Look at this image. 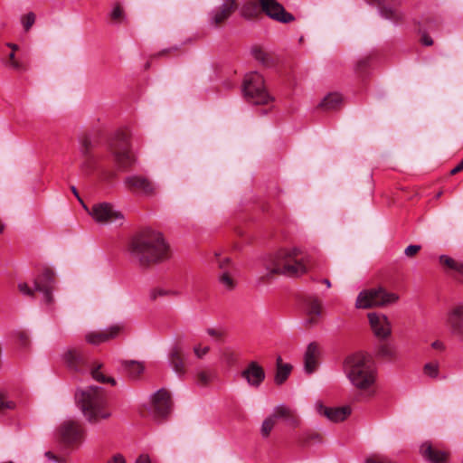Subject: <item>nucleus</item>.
<instances>
[{"label": "nucleus", "instance_id": "obj_1", "mask_svg": "<svg viewBox=\"0 0 463 463\" xmlns=\"http://www.w3.org/2000/svg\"><path fill=\"white\" fill-rule=\"evenodd\" d=\"M128 250L131 258L140 266L146 267L166 260L168 245L160 232L145 230L132 237Z\"/></svg>", "mask_w": 463, "mask_h": 463}, {"label": "nucleus", "instance_id": "obj_2", "mask_svg": "<svg viewBox=\"0 0 463 463\" xmlns=\"http://www.w3.org/2000/svg\"><path fill=\"white\" fill-rule=\"evenodd\" d=\"M344 370L352 385L372 397L376 392L377 370L373 362L365 354L358 353L345 360Z\"/></svg>", "mask_w": 463, "mask_h": 463}, {"label": "nucleus", "instance_id": "obj_3", "mask_svg": "<svg viewBox=\"0 0 463 463\" xmlns=\"http://www.w3.org/2000/svg\"><path fill=\"white\" fill-rule=\"evenodd\" d=\"M269 274L288 277L299 276L307 272V260L298 248L281 249L270 255L265 262Z\"/></svg>", "mask_w": 463, "mask_h": 463}, {"label": "nucleus", "instance_id": "obj_4", "mask_svg": "<svg viewBox=\"0 0 463 463\" xmlns=\"http://www.w3.org/2000/svg\"><path fill=\"white\" fill-rule=\"evenodd\" d=\"M75 399L84 417L90 423L109 419L111 415L107 409L108 402L101 387L89 386L78 390Z\"/></svg>", "mask_w": 463, "mask_h": 463}, {"label": "nucleus", "instance_id": "obj_5", "mask_svg": "<svg viewBox=\"0 0 463 463\" xmlns=\"http://www.w3.org/2000/svg\"><path fill=\"white\" fill-rule=\"evenodd\" d=\"M260 5L254 2L246 3L241 8V15L247 19L256 17L261 11L269 18L280 23L288 24L295 20V17L288 13L277 0H259Z\"/></svg>", "mask_w": 463, "mask_h": 463}, {"label": "nucleus", "instance_id": "obj_6", "mask_svg": "<svg viewBox=\"0 0 463 463\" xmlns=\"http://www.w3.org/2000/svg\"><path fill=\"white\" fill-rule=\"evenodd\" d=\"M109 149L118 167L121 170H127L136 162V157L131 151L130 135L128 131L116 132L109 142Z\"/></svg>", "mask_w": 463, "mask_h": 463}, {"label": "nucleus", "instance_id": "obj_7", "mask_svg": "<svg viewBox=\"0 0 463 463\" xmlns=\"http://www.w3.org/2000/svg\"><path fill=\"white\" fill-rule=\"evenodd\" d=\"M242 91L247 101L255 105H265L273 100L265 87L262 75L257 71L245 75Z\"/></svg>", "mask_w": 463, "mask_h": 463}, {"label": "nucleus", "instance_id": "obj_8", "mask_svg": "<svg viewBox=\"0 0 463 463\" xmlns=\"http://www.w3.org/2000/svg\"><path fill=\"white\" fill-rule=\"evenodd\" d=\"M399 298L398 294L389 292L383 287L364 289L358 294L355 307L359 309L383 307L396 303Z\"/></svg>", "mask_w": 463, "mask_h": 463}, {"label": "nucleus", "instance_id": "obj_9", "mask_svg": "<svg viewBox=\"0 0 463 463\" xmlns=\"http://www.w3.org/2000/svg\"><path fill=\"white\" fill-rule=\"evenodd\" d=\"M88 213L101 225H122L125 221L124 214L113 203L108 202L97 203L92 205Z\"/></svg>", "mask_w": 463, "mask_h": 463}, {"label": "nucleus", "instance_id": "obj_10", "mask_svg": "<svg viewBox=\"0 0 463 463\" xmlns=\"http://www.w3.org/2000/svg\"><path fill=\"white\" fill-rule=\"evenodd\" d=\"M53 285L54 273L51 269H46L34 279L33 288H31L25 282L19 283L18 288L23 294L30 297L33 295V291H39L43 293L44 302L46 304H51L52 302V292L53 289Z\"/></svg>", "mask_w": 463, "mask_h": 463}, {"label": "nucleus", "instance_id": "obj_11", "mask_svg": "<svg viewBox=\"0 0 463 463\" xmlns=\"http://www.w3.org/2000/svg\"><path fill=\"white\" fill-rule=\"evenodd\" d=\"M62 442L68 446L80 445L85 438V430L79 421L66 420L60 427Z\"/></svg>", "mask_w": 463, "mask_h": 463}, {"label": "nucleus", "instance_id": "obj_12", "mask_svg": "<svg viewBox=\"0 0 463 463\" xmlns=\"http://www.w3.org/2000/svg\"><path fill=\"white\" fill-rule=\"evenodd\" d=\"M125 186L131 192H138L150 196L155 194V184L146 176L139 175H128L124 180Z\"/></svg>", "mask_w": 463, "mask_h": 463}, {"label": "nucleus", "instance_id": "obj_13", "mask_svg": "<svg viewBox=\"0 0 463 463\" xmlns=\"http://www.w3.org/2000/svg\"><path fill=\"white\" fill-rule=\"evenodd\" d=\"M62 357L67 366L76 372H83L88 367L87 354L81 348L70 347Z\"/></svg>", "mask_w": 463, "mask_h": 463}, {"label": "nucleus", "instance_id": "obj_14", "mask_svg": "<svg viewBox=\"0 0 463 463\" xmlns=\"http://www.w3.org/2000/svg\"><path fill=\"white\" fill-rule=\"evenodd\" d=\"M171 397L167 391L161 389L157 391L152 397L151 411L155 418H165L171 411Z\"/></svg>", "mask_w": 463, "mask_h": 463}, {"label": "nucleus", "instance_id": "obj_15", "mask_svg": "<svg viewBox=\"0 0 463 463\" xmlns=\"http://www.w3.org/2000/svg\"><path fill=\"white\" fill-rule=\"evenodd\" d=\"M236 0H222L221 5L209 13V22L212 25L217 26L228 20L237 9Z\"/></svg>", "mask_w": 463, "mask_h": 463}, {"label": "nucleus", "instance_id": "obj_16", "mask_svg": "<svg viewBox=\"0 0 463 463\" xmlns=\"http://www.w3.org/2000/svg\"><path fill=\"white\" fill-rule=\"evenodd\" d=\"M241 375L250 386L254 388L260 387L266 377L263 367L256 361H250L241 371Z\"/></svg>", "mask_w": 463, "mask_h": 463}, {"label": "nucleus", "instance_id": "obj_17", "mask_svg": "<svg viewBox=\"0 0 463 463\" xmlns=\"http://www.w3.org/2000/svg\"><path fill=\"white\" fill-rule=\"evenodd\" d=\"M368 319L374 335L379 338H387L392 333L391 323L385 315L368 314Z\"/></svg>", "mask_w": 463, "mask_h": 463}, {"label": "nucleus", "instance_id": "obj_18", "mask_svg": "<svg viewBox=\"0 0 463 463\" xmlns=\"http://www.w3.org/2000/svg\"><path fill=\"white\" fill-rule=\"evenodd\" d=\"M168 364L179 377L186 373V357L181 345H174L168 354Z\"/></svg>", "mask_w": 463, "mask_h": 463}, {"label": "nucleus", "instance_id": "obj_19", "mask_svg": "<svg viewBox=\"0 0 463 463\" xmlns=\"http://www.w3.org/2000/svg\"><path fill=\"white\" fill-rule=\"evenodd\" d=\"M121 329L120 326L115 325L103 331L90 332L85 335V339L87 343L98 345L118 336Z\"/></svg>", "mask_w": 463, "mask_h": 463}, {"label": "nucleus", "instance_id": "obj_20", "mask_svg": "<svg viewBox=\"0 0 463 463\" xmlns=\"http://www.w3.org/2000/svg\"><path fill=\"white\" fill-rule=\"evenodd\" d=\"M319 355L318 345L315 342L310 343L304 354V370L307 374H311L317 370Z\"/></svg>", "mask_w": 463, "mask_h": 463}, {"label": "nucleus", "instance_id": "obj_21", "mask_svg": "<svg viewBox=\"0 0 463 463\" xmlns=\"http://www.w3.org/2000/svg\"><path fill=\"white\" fill-rule=\"evenodd\" d=\"M317 412L334 422L343 421L351 413L349 407L328 408L319 403L317 405Z\"/></svg>", "mask_w": 463, "mask_h": 463}, {"label": "nucleus", "instance_id": "obj_22", "mask_svg": "<svg viewBox=\"0 0 463 463\" xmlns=\"http://www.w3.org/2000/svg\"><path fill=\"white\" fill-rule=\"evenodd\" d=\"M304 309L307 317V323L317 324L318 317L322 315L321 302L317 298L307 297L304 300Z\"/></svg>", "mask_w": 463, "mask_h": 463}, {"label": "nucleus", "instance_id": "obj_23", "mask_svg": "<svg viewBox=\"0 0 463 463\" xmlns=\"http://www.w3.org/2000/svg\"><path fill=\"white\" fill-rule=\"evenodd\" d=\"M421 456L430 463H445L449 454L446 451L434 448L430 443L424 442L420 449Z\"/></svg>", "mask_w": 463, "mask_h": 463}, {"label": "nucleus", "instance_id": "obj_24", "mask_svg": "<svg viewBox=\"0 0 463 463\" xmlns=\"http://www.w3.org/2000/svg\"><path fill=\"white\" fill-rule=\"evenodd\" d=\"M272 414L276 420L283 419L292 428L298 427L300 423V420L295 411L284 404L275 407Z\"/></svg>", "mask_w": 463, "mask_h": 463}, {"label": "nucleus", "instance_id": "obj_25", "mask_svg": "<svg viewBox=\"0 0 463 463\" xmlns=\"http://www.w3.org/2000/svg\"><path fill=\"white\" fill-rule=\"evenodd\" d=\"M448 324L453 335L463 337V306H458L450 312Z\"/></svg>", "mask_w": 463, "mask_h": 463}, {"label": "nucleus", "instance_id": "obj_26", "mask_svg": "<svg viewBox=\"0 0 463 463\" xmlns=\"http://www.w3.org/2000/svg\"><path fill=\"white\" fill-rule=\"evenodd\" d=\"M220 287L224 291H232L237 286L235 270L220 271L217 276Z\"/></svg>", "mask_w": 463, "mask_h": 463}, {"label": "nucleus", "instance_id": "obj_27", "mask_svg": "<svg viewBox=\"0 0 463 463\" xmlns=\"http://www.w3.org/2000/svg\"><path fill=\"white\" fill-rule=\"evenodd\" d=\"M292 370V366L289 364H283L280 356L277 358V369L275 374V383L278 385H281L286 382Z\"/></svg>", "mask_w": 463, "mask_h": 463}, {"label": "nucleus", "instance_id": "obj_28", "mask_svg": "<svg viewBox=\"0 0 463 463\" xmlns=\"http://www.w3.org/2000/svg\"><path fill=\"white\" fill-rule=\"evenodd\" d=\"M369 5H376L380 9L381 15L386 19L397 21L401 18V14L397 9L384 6L383 0H366Z\"/></svg>", "mask_w": 463, "mask_h": 463}, {"label": "nucleus", "instance_id": "obj_29", "mask_svg": "<svg viewBox=\"0 0 463 463\" xmlns=\"http://www.w3.org/2000/svg\"><path fill=\"white\" fill-rule=\"evenodd\" d=\"M342 103V97L338 93H329L319 103V107L329 111L336 109Z\"/></svg>", "mask_w": 463, "mask_h": 463}, {"label": "nucleus", "instance_id": "obj_30", "mask_svg": "<svg viewBox=\"0 0 463 463\" xmlns=\"http://www.w3.org/2000/svg\"><path fill=\"white\" fill-rule=\"evenodd\" d=\"M122 366L132 378L138 377L144 371V365L137 361H125Z\"/></svg>", "mask_w": 463, "mask_h": 463}, {"label": "nucleus", "instance_id": "obj_31", "mask_svg": "<svg viewBox=\"0 0 463 463\" xmlns=\"http://www.w3.org/2000/svg\"><path fill=\"white\" fill-rule=\"evenodd\" d=\"M102 364H99L97 365H93L90 369L91 376L94 380L97 382L102 383H110L111 385L116 384V381L112 377H109L103 374L101 372Z\"/></svg>", "mask_w": 463, "mask_h": 463}, {"label": "nucleus", "instance_id": "obj_32", "mask_svg": "<svg viewBox=\"0 0 463 463\" xmlns=\"http://www.w3.org/2000/svg\"><path fill=\"white\" fill-rule=\"evenodd\" d=\"M96 158L92 154L80 156V169L85 175H89L94 168Z\"/></svg>", "mask_w": 463, "mask_h": 463}, {"label": "nucleus", "instance_id": "obj_33", "mask_svg": "<svg viewBox=\"0 0 463 463\" xmlns=\"http://www.w3.org/2000/svg\"><path fill=\"white\" fill-rule=\"evenodd\" d=\"M94 144L89 135H84L80 139V156H88L91 154Z\"/></svg>", "mask_w": 463, "mask_h": 463}, {"label": "nucleus", "instance_id": "obj_34", "mask_svg": "<svg viewBox=\"0 0 463 463\" xmlns=\"http://www.w3.org/2000/svg\"><path fill=\"white\" fill-rule=\"evenodd\" d=\"M378 354L379 356L389 360H394L397 357L396 349L389 344H383L380 345Z\"/></svg>", "mask_w": 463, "mask_h": 463}, {"label": "nucleus", "instance_id": "obj_35", "mask_svg": "<svg viewBox=\"0 0 463 463\" xmlns=\"http://www.w3.org/2000/svg\"><path fill=\"white\" fill-rule=\"evenodd\" d=\"M214 261L216 262L220 271L235 270L229 257H222L221 254L215 253Z\"/></svg>", "mask_w": 463, "mask_h": 463}, {"label": "nucleus", "instance_id": "obj_36", "mask_svg": "<svg viewBox=\"0 0 463 463\" xmlns=\"http://www.w3.org/2000/svg\"><path fill=\"white\" fill-rule=\"evenodd\" d=\"M165 296H179V292L175 290H165L161 288H152L149 292V298L151 300H156L159 297H165Z\"/></svg>", "mask_w": 463, "mask_h": 463}, {"label": "nucleus", "instance_id": "obj_37", "mask_svg": "<svg viewBox=\"0 0 463 463\" xmlns=\"http://www.w3.org/2000/svg\"><path fill=\"white\" fill-rule=\"evenodd\" d=\"M5 65L16 71H24L25 66L23 62L15 59V53L12 52L8 55V60L5 61Z\"/></svg>", "mask_w": 463, "mask_h": 463}, {"label": "nucleus", "instance_id": "obj_38", "mask_svg": "<svg viewBox=\"0 0 463 463\" xmlns=\"http://www.w3.org/2000/svg\"><path fill=\"white\" fill-rule=\"evenodd\" d=\"M275 424H276V419L274 418L273 414H271L269 417L265 419L264 421L262 422L261 430H260L261 435L264 438H267L270 434Z\"/></svg>", "mask_w": 463, "mask_h": 463}, {"label": "nucleus", "instance_id": "obj_39", "mask_svg": "<svg viewBox=\"0 0 463 463\" xmlns=\"http://www.w3.org/2000/svg\"><path fill=\"white\" fill-rule=\"evenodd\" d=\"M423 373L430 378H438L439 373V365L437 362L427 363L423 366Z\"/></svg>", "mask_w": 463, "mask_h": 463}, {"label": "nucleus", "instance_id": "obj_40", "mask_svg": "<svg viewBox=\"0 0 463 463\" xmlns=\"http://www.w3.org/2000/svg\"><path fill=\"white\" fill-rule=\"evenodd\" d=\"M21 22L24 31L28 32L35 22V14L33 12H30L21 18Z\"/></svg>", "mask_w": 463, "mask_h": 463}, {"label": "nucleus", "instance_id": "obj_41", "mask_svg": "<svg viewBox=\"0 0 463 463\" xmlns=\"http://www.w3.org/2000/svg\"><path fill=\"white\" fill-rule=\"evenodd\" d=\"M110 17L114 21H119L124 17V10L119 4H116L110 13Z\"/></svg>", "mask_w": 463, "mask_h": 463}, {"label": "nucleus", "instance_id": "obj_42", "mask_svg": "<svg viewBox=\"0 0 463 463\" xmlns=\"http://www.w3.org/2000/svg\"><path fill=\"white\" fill-rule=\"evenodd\" d=\"M439 261L442 265L449 268L450 269H455L456 266L458 264V260L447 256V255H441L439 257Z\"/></svg>", "mask_w": 463, "mask_h": 463}, {"label": "nucleus", "instance_id": "obj_43", "mask_svg": "<svg viewBox=\"0 0 463 463\" xmlns=\"http://www.w3.org/2000/svg\"><path fill=\"white\" fill-rule=\"evenodd\" d=\"M209 351L210 347L208 345L203 346L201 344H198L194 346V355L199 359H202Z\"/></svg>", "mask_w": 463, "mask_h": 463}, {"label": "nucleus", "instance_id": "obj_44", "mask_svg": "<svg viewBox=\"0 0 463 463\" xmlns=\"http://www.w3.org/2000/svg\"><path fill=\"white\" fill-rule=\"evenodd\" d=\"M15 407V403L12 401H7L5 396L0 393V411L5 410H13Z\"/></svg>", "mask_w": 463, "mask_h": 463}, {"label": "nucleus", "instance_id": "obj_45", "mask_svg": "<svg viewBox=\"0 0 463 463\" xmlns=\"http://www.w3.org/2000/svg\"><path fill=\"white\" fill-rule=\"evenodd\" d=\"M197 383L200 385H206L210 383L211 375L209 373L205 371H201L197 373Z\"/></svg>", "mask_w": 463, "mask_h": 463}, {"label": "nucleus", "instance_id": "obj_46", "mask_svg": "<svg viewBox=\"0 0 463 463\" xmlns=\"http://www.w3.org/2000/svg\"><path fill=\"white\" fill-rule=\"evenodd\" d=\"M253 56L256 60L263 63L264 65H268L269 57L265 52L260 49L253 50Z\"/></svg>", "mask_w": 463, "mask_h": 463}, {"label": "nucleus", "instance_id": "obj_47", "mask_svg": "<svg viewBox=\"0 0 463 463\" xmlns=\"http://www.w3.org/2000/svg\"><path fill=\"white\" fill-rule=\"evenodd\" d=\"M420 250V245H409L405 250H404V253L406 256L408 257H412L414 256L416 253H418V251Z\"/></svg>", "mask_w": 463, "mask_h": 463}, {"label": "nucleus", "instance_id": "obj_48", "mask_svg": "<svg viewBox=\"0 0 463 463\" xmlns=\"http://www.w3.org/2000/svg\"><path fill=\"white\" fill-rule=\"evenodd\" d=\"M45 457L51 460V461H53L55 463H63V459L62 458H59L57 456H55L52 452L51 451H47L45 452Z\"/></svg>", "mask_w": 463, "mask_h": 463}, {"label": "nucleus", "instance_id": "obj_49", "mask_svg": "<svg viewBox=\"0 0 463 463\" xmlns=\"http://www.w3.org/2000/svg\"><path fill=\"white\" fill-rule=\"evenodd\" d=\"M420 42L423 45L430 46L433 44L431 37L426 33L421 36Z\"/></svg>", "mask_w": 463, "mask_h": 463}, {"label": "nucleus", "instance_id": "obj_50", "mask_svg": "<svg viewBox=\"0 0 463 463\" xmlns=\"http://www.w3.org/2000/svg\"><path fill=\"white\" fill-rule=\"evenodd\" d=\"M71 192L73 193V194L75 195V197L78 199V201L82 204L83 208L86 210V211H89V208L87 207V205L83 203L82 199L80 198L79 193H78V190L76 189L75 186H71Z\"/></svg>", "mask_w": 463, "mask_h": 463}, {"label": "nucleus", "instance_id": "obj_51", "mask_svg": "<svg viewBox=\"0 0 463 463\" xmlns=\"http://www.w3.org/2000/svg\"><path fill=\"white\" fill-rule=\"evenodd\" d=\"M431 347L439 351H444L446 346L443 342L436 340L431 344Z\"/></svg>", "mask_w": 463, "mask_h": 463}, {"label": "nucleus", "instance_id": "obj_52", "mask_svg": "<svg viewBox=\"0 0 463 463\" xmlns=\"http://www.w3.org/2000/svg\"><path fill=\"white\" fill-rule=\"evenodd\" d=\"M463 170V159L450 170V175H454Z\"/></svg>", "mask_w": 463, "mask_h": 463}, {"label": "nucleus", "instance_id": "obj_53", "mask_svg": "<svg viewBox=\"0 0 463 463\" xmlns=\"http://www.w3.org/2000/svg\"><path fill=\"white\" fill-rule=\"evenodd\" d=\"M108 463H125V459L121 455H115Z\"/></svg>", "mask_w": 463, "mask_h": 463}, {"label": "nucleus", "instance_id": "obj_54", "mask_svg": "<svg viewBox=\"0 0 463 463\" xmlns=\"http://www.w3.org/2000/svg\"><path fill=\"white\" fill-rule=\"evenodd\" d=\"M136 463H151V460L147 455H140L137 460Z\"/></svg>", "mask_w": 463, "mask_h": 463}, {"label": "nucleus", "instance_id": "obj_55", "mask_svg": "<svg viewBox=\"0 0 463 463\" xmlns=\"http://www.w3.org/2000/svg\"><path fill=\"white\" fill-rule=\"evenodd\" d=\"M454 270L463 276V262L458 261Z\"/></svg>", "mask_w": 463, "mask_h": 463}, {"label": "nucleus", "instance_id": "obj_56", "mask_svg": "<svg viewBox=\"0 0 463 463\" xmlns=\"http://www.w3.org/2000/svg\"><path fill=\"white\" fill-rule=\"evenodd\" d=\"M9 48L12 49V52H15V51H17L19 49L18 45L15 44V43H8L6 44Z\"/></svg>", "mask_w": 463, "mask_h": 463}, {"label": "nucleus", "instance_id": "obj_57", "mask_svg": "<svg viewBox=\"0 0 463 463\" xmlns=\"http://www.w3.org/2000/svg\"><path fill=\"white\" fill-rule=\"evenodd\" d=\"M208 334L213 336L219 335V334L214 329H208Z\"/></svg>", "mask_w": 463, "mask_h": 463}, {"label": "nucleus", "instance_id": "obj_58", "mask_svg": "<svg viewBox=\"0 0 463 463\" xmlns=\"http://www.w3.org/2000/svg\"><path fill=\"white\" fill-rule=\"evenodd\" d=\"M366 62H367L366 61H360L358 62V67H360V68L364 67L366 65Z\"/></svg>", "mask_w": 463, "mask_h": 463}, {"label": "nucleus", "instance_id": "obj_59", "mask_svg": "<svg viewBox=\"0 0 463 463\" xmlns=\"http://www.w3.org/2000/svg\"><path fill=\"white\" fill-rule=\"evenodd\" d=\"M323 283L326 284L327 288L331 287V283H330V281L327 279H325L323 280Z\"/></svg>", "mask_w": 463, "mask_h": 463}, {"label": "nucleus", "instance_id": "obj_60", "mask_svg": "<svg viewBox=\"0 0 463 463\" xmlns=\"http://www.w3.org/2000/svg\"><path fill=\"white\" fill-rule=\"evenodd\" d=\"M168 51L167 50H163V52H159L157 55H161L162 53H165V52H167Z\"/></svg>", "mask_w": 463, "mask_h": 463}, {"label": "nucleus", "instance_id": "obj_61", "mask_svg": "<svg viewBox=\"0 0 463 463\" xmlns=\"http://www.w3.org/2000/svg\"><path fill=\"white\" fill-rule=\"evenodd\" d=\"M312 438H314V439H318V438H319V435H318V434H314V435L312 436Z\"/></svg>", "mask_w": 463, "mask_h": 463}, {"label": "nucleus", "instance_id": "obj_62", "mask_svg": "<svg viewBox=\"0 0 463 463\" xmlns=\"http://www.w3.org/2000/svg\"><path fill=\"white\" fill-rule=\"evenodd\" d=\"M462 463H463V461H462Z\"/></svg>", "mask_w": 463, "mask_h": 463}]
</instances>
